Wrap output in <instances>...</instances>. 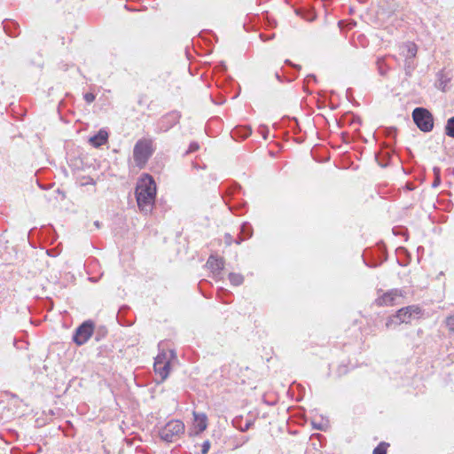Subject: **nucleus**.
I'll list each match as a JSON object with an SVG mask.
<instances>
[{"label":"nucleus","instance_id":"obj_7","mask_svg":"<svg viewBox=\"0 0 454 454\" xmlns=\"http://www.w3.org/2000/svg\"><path fill=\"white\" fill-rule=\"evenodd\" d=\"M400 55L405 59L404 67L406 73H410L414 68L411 59L416 57L418 47L414 43L407 42L399 47Z\"/></svg>","mask_w":454,"mask_h":454},{"label":"nucleus","instance_id":"obj_20","mask_svg":"<svg viewBox=\"0 0 454 454\" xmlns=\"http://www.w3.org/2000/svg\"><path fill=\"white\" fill-rule=\"evenodd\" d=\"M210 448V443L208 441L205 442L202 445V453L206 454L207 453L208 450Z\"/></svg>","mask_w":454,"mask_h":454},{"label":"nucleus","instance_id":"obj_16","mask_svg":"<svg viewBox=\"0 0 454 454\" xmlns=\"http://www.w3.org/2000/svg\"><path fill=\"white\" fill-rule=\"evenodd\" d=\"M388 444L386 442L380 443L373 450V454H386Z\"/></svg>","mask_w":454,"mask_h":454},{"label":"nucleus","instance_id":"obj_8","mask_svg":"<svg viewBox=\"0 0 454 454\" xmlns=\"http://www.w3.org/2000/svg\"><path fill=\"white\" fill-rule=\"evenodd\" d=\"M93 333V325L90 322H85L80 325L74 335V341L77 345L84 344Z\"/></svg>","mask_w":454,"mask_h":454},{"label":"nucleus","instance_id":"obj_12","mask_svg":"<svg viewBox=\"0 0 454 454\" xmlns=\"http://www.w3.org/2000/svg\"><path fill=\"white\" fill-rule=\"evenodd\" d=\"M240 234L242 237H240L239 239L235 241L237 245H239L243 240L250 238L253 234L252 227L249 223H243L240 230Z\"/></svg>","mask_w":454,"mask_h":454},{"label":"nucleus","instance_id":"obj_27","mask_svg":"<svg viewBox=\"0 0 454 454\" xmlns=\"http://www.w3.org/2000/svg\"><path fill=\"white\" fill-rule=\"evenodd\" d=\"M437 182H439V179H436V181H434V185H436Z\"/></svg>","mask_w":454,"mask_h":454},{"label":"nucleus","instance_id":"obj_24","mask_svg":"<svg viewBox=\"0 0 454 454\" xmlns=\"http://www.w3.org/2000/svg\"><path fill=\"white\" fill-rule=\"evenodd\" d=\"M250 133H251V130H247V133L245 134V137H247Z\"/></svg>","mask_w":454,"mask_h":454},{"label":"nucleus","instance_id":"obj_11","mask_svg":"<svg viewBox=\"0 0 454 454\" xmlns=\"http://www.w3.org/2000/svg\"><path fill=\"white\" fill-rule=\"evenodd\" d=\"M194 415V427L196 429V434H200L203 432L207 426V416L205 414H198L193 413Z\"/></svg>","mask_w":454,"mask_h":454},{"label":"nucleus","instance_id":"obj_18","mask_svg":"<svg viewBox=\"0 0 454 454\" xmlns=\"http://www.w3.org/2000/svg\"><path fill=\"white\" fill-rule=\"evenodd\" d=\"M84 99H85L86 102L91 103V102L94 101L95 96L92 93H86L84 95Z\"/></svg>","mask_w":454,"mask_h":454},{"label":"nucleus","instance_id":"obj_5","mask_svg":"<svg viewBox=\"0 0 454 454\" xmlns=\"http://www.w3.org/2000/svg\"><path fill=\"white\" fill-rule=\"evenodd\" d=\"M184 432V425L180 420H171L160 431V438L168 442L176 441Z\"/></svg>","mask_w":454,"mask_h":454},{"label":"nucleus","instance_id":"obj_3","mask_svg":"<svg viewBox=\"0 0 454 454\" xmlns=\"http://www.w3.org/2000/svg\"><path fill=\"white\" fill-rule=\"evenodd\" d=\"M420 313V309L417 306H408L399 309L396 314L389 317L386 323L387 328L396 326L401 324H409L413 316H418Z\"/></svg>","mask_w":454,"mask_h":454},{"label":"nucleus","instance_id":"obj_28","mask_svg":"<svg viewBox=\"0 0 454 454\" xmlns=\"http://www.w3.org/2000/svg\"><path fill=\"white\" fill-rule=\"evenodd\" d=\"M437 182H439V179H436V181H434V185H436Z\"/></svg>","mask_w":454,"mask_h":454},{"label":"nucleus","instance_id":"obj_17","mask_svg":"<svg viewBox=\"0 0 454 454\" xmlns=\"http://www.w3.org/2000/svg\"><path fill=\"white\" fill-rule=\"evenodd\" d=\"M446 325L450 331H454V315L450 316L446 319Z\"/></svg>","mask_w":454,"mask_h":454},{"label":"nucleus","instance_id":"obj_14","mask_svg":"<svg viewBox=\"0 0 454 454\" xmlns=\"http://www.w3.org/2000/svg\"><path fill=\"white\" fill-rule=\"evenodd\" d=\"M229 279L233 286H239L243 283V276L238 273H230Z\"/></svg>","mask_w":454,"mask_h":454},{"label":"nucleus","instance_id":"obj_22","mask_svg":"<svg viewBox=\"0 0 454 454\" xmlns=\"http://www.w3.org/2000/svg\"><path fill=\"white\" fill-rule=\"evenodd\" d=\"M385 62V59H380L378 60V66H379V69L380 71L381 74H383L382 72V67H383V64Z\"/></svg>","mask_w":454,"mask_h":454},{"label":"nucleus","instance_id":"obj_9","mask_svg":"<svg viewBox=\"0 0 454 454\" xmlns=\"http://www.w3.org/2000/svg\"><path fill=\"white\" fill-rule=\"evenodd\" d=\"M402 296L403 293L400 290L393 289L378 297L375 302L378 306H393L396 303V300Z\"/></svg>","mask_w":454,"mask_h":454},{"label":"nucleus","instance_id":"obj_6","mask_svg":"<svg viewBox=\"0 0 454 454\" xmlns=\"http://www.w3.org/2000/svg\"><path fill=\"white\" fill-rule=\"evenodd\" d=\"M412 118L418 128L424 131H431L434 127L432 114L426 108L417 107L413 110Z\"/></svg>","mask_w":454,"mask_h":454},{"label":"nucleus","instance_id":"obj_1","mask_svg":"<svg viewBox=\"0 0 454 454\" xmlns=\"http://www.w3.org/2000/svg\"><path fill=\"white\" fill-rule=\"evenodd\" d=\"M156 195V184L153 177L145 175L138 182L136 189L137 202L139 209L145 214L152 211Z\"/></svg>","mask_w":454,"mask_h":454},{"label":"nucleus","instance_id":"obj_23","mask_svg":"<svg viewBox=\"0 0 454 454\" xmlns=\"http://www.w3.org/2000/svg\"><path fill=\"white\" fill-rule=\"evenodd\" d=\"M250 425H251L250 423H247V424L245 425V427H244V428H242L241 430H242V431H246V430H247V429H248V427H250Z\"/></svg>","mask_w":454,"mask_h":454},{"label":"nucleus","instance_id":"obj_21","mask_svg":"<svg viewBox=\"0 0 454 454\" xmlns=\"http://www.w3.org/2000/svg\"><path fill=\"white\" fill-rule=\"evenodd\" d=\"M199 149V145L197 143H192L191 144L190 147H189V153H192V152H195Z\"/></svg>","mask_w":454,"mask_h":454},{"label":"nucleus","instance_id":"obj_26","mask_svg":"<svg viewBox=\"0 0 454 454\" xmlns=\"http://www.w3.org/2000/svg\"><path fill=\"white\" fill-rule=\"evenodd\" d=\"M437 182H439V179H436V181H434V185H436Z\"/></svg>","mask_w":454,"mask_h":454},{"label":"nucleus","instance_id":"obj_4","mask_svg":"<svg viewBox=\"0 0 454 454\" xmlns=\"http://www.w3.org/2000/svg\"><path fill=\"white\" fill-rule=\"evenodd\" d=\"M176 357L173 350L162 351L155 358L154 371L160 376V380L167 379L170 372L171 360Z\"/></svg>","mask_w":454,"mask_h":454},{"label":"nucleus","instance_id":"obj_25","mask_svg":"<svg viewBox=\"0 0 454 454\" xmlns=\"http://www.w3.org/2000/svg\"><path fill=\"white\" fill-rule=\"evenodd\" d=\"M95 225H96L97 227H99V223H98V221H97V222H95Z\"/></svg>","mask_w":454,"mask_h":454},{"label":"nucleus","instance_id":"obj_10","mask_svg":"<svg viewBox=\"0 0 454 454\" xmlns=\"http://www.w3.org/2000/svg\"><path fill=\"white\" fill-rule=\"evenodd\" d=\"M107 138L108 133L106 130L101 129L97 135L90 137L89 141L93 146L99 147L107 142Z\"/></svg>","mask_w":454,"mask_h":454},{"label":"nucleus","instance_id":"obj_2","mask_svg":"<svg viewBox=\"0 0 454 454\" xmlns=\"http://www.w3.org/2000/svg\"><path fill=\"white\" fill-rule=\"evenodd\" d=\"M153 141L144 138L138 140L133 149V159L137 167L143 168L153 153Z\"/></svg>","mask_w":454,"mask_h":454},{"label":"nucleus","instance_id":"obj_19","mask_svg":"<svg viewBox=\"0 0 454 454\" xmlns=\"http://www.w3.org/2000/svg\"><path fill=\"white\" fill-rule=\"evenodd\" d=\"M224 242H225L226 246H231V245L232 238H231V234H229V233L225 234V236H224Z\"/></svg>","mask_w":454,"mask_h":454},{"label":"nucleus","instance_id":"obj_15","mask_svg":"<svg viewBox=\"0 0 454 454\" xmlns=\"http://www.w3.org/2000/svg\"><path fill=\"white\" fill-rule=\"evenodd\" d=\"M445 132L449 137H454V117L448 120Z\"/></svg>","mask_w":454,"mask_h":454},{"label":"nucleus","instance_id":"obj_13","mask_svg":"<svg viewBox=\"0 0 454 454\" xmlns=\"http://www.w3.org/2000/svg\"><path fill=\"white\" fill-rule=\"evenodd\" d=\"M207 263L213 271L221 270L223 268V259H217L214 256H210Z\"/></svg>","mask_w":454,"mask_h":454}]
</instances>
